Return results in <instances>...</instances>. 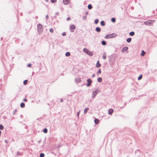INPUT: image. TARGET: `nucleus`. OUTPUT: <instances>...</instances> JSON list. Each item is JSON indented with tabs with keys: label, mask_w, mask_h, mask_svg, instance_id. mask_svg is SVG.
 <instances>
[{
	"label": "nucleus",
	"mask_w": 157,
	"mask_h": 157,
	"mask_svg": "<svg viewBox=\"0 0 157 157\" xmlns=\"http://www.w3.org/2000/svg\"><path fill=\"white\" fill-rule=\"evenodd\" d=\"M117 34L115 33H113L111 34H108L106 35L105 38L106 39L112 38L116 37Z\"/></svg>",
	"instance_id": "nucleus-1"
},
{
	"label": "nucleus",
	"mask_w": 157,
	"mask_h": 157,
	"mask_svg": "<svg viewBox=\"0 0 157 157\" xmlns=\"http://www.w3.org/2000/svg\"><path fill=\"white\" fill-rule=\"evenodd\" d=\"M154 21H155L154 20H149L145 21L144 24L146 25H151Z\"/></svg>",
	"instance_id": "nucleus-2"
},
{
	"label": "nucleus",
	"mask_w": 157,
	"mask_h": 157,
	"mask_svg": "<svg viewBox=\"0 0 157 157\" xmlns=\"http://www.w3.org/2000/svg\"><path fill=\"white\" fill-rule=\"evenodd\" d=\"M83 51L84 52L87 54L90 55V56H92L93 55L92 52L89 51L86 48H84L83 49Z\"/></svg>",
	"instance_id": "nucleus-3"
},
{
	"label": "nucleus",
	"mask_w": 157,
	"mask_h": 157,
	"mask_svg": "<svg viewBox=\"0 0 157 157\" xmlns=\"http://www.w3.org/2000/svg\"><path fill=\"white\" fill-rule=\"evenodd\" d=\"M70 0H63V2L64 4L67 5L69 3Z\"/></svg>",
	"instance_id": "nucleus-4"
},
{
	"label": "nucleus",
	"mask_w": 157,
	"mask_h": 157,
	"mask_svg": "<svg viewBox=\"0 0 157 157\" xmlns=\"http://www.w3.org/2000/svg\"><path fill=\"white\" fill-rule=\"evenodd\" d=\"M87 82H88V84L87 85V86H90V85L91 83V80L89 78L87 79Z\"/></svg>",
	"instance_id": "nucleus-5"
},
{
	"label": "nucleus",
	"mask_w": 157,
	"mask_h": 157,
	"mask_svg": "<svg viewBox=\"0 0 157 157\" xmlns=\"http://www.w3.org/2000/svg\"><path fill=\"white\" fill-rule=\"evenodd\" d=\"M113 112V110L112 109H109L108 110V113L109 114H111Z\"/></svg>",
	"instance_id": "nucleus-6"
},
{
	"label": "nucleus",
	"mask_w": 157,
	"mask_h": 157,
	"mask_svg": "<svg viewBox=\"0 0 157 157\" xmlns=\"http://www.w3.org/2000/svg\"><path fill=\"white\" fill-rule=\"evenodd\" d=\"M101 66V64L99 63V61L98 60L96 65V67H100Z\"/></svg>",
	"instance_id": "nucleus-7"
},
{
	"label": "nucleus",
	"mask_w": 157,
	"mask_h": 157,
	"mask_svg": "<svg viewBox=\"0 0 157 157\" xmlns=\"http://www.w3.org/2000/svg\"><path fill=\"white\" fill-rule=\"evenodd\" d=\"M94 122L96 124H98L99 123V121L98 119H95L94 120Z\"/></svg>",
	"instance_id": "nucleus-8"
},
{
	"label": "nucleus",
	"mask_w": 157,
	"mask_h": 157,
	"mask_svg": "<svg viewBox=\"0 0 157 157\" xmlns=\"http://www.w3.org/2000/svg\"><path fill=\"white\" fill-rule=\"evenodd\" d=\"M128 48L127 47H124L122 49V51H125L128 50Z\"/></svg>",
	"instance_id": "nucleus-9"
},
{
	"label": "nucleus",
	"mask_w": 157,
	"mask_h": 157,
	"mask_svg": "<svg viewBox=\"0 0 157 157\" xmlns=\"http://www.w3.org/2000/svg\"><path fill=\"white\" fill-rule=\"evenodd\" d=\"M145 53H146L145 52H144V50H142V52L141 53L140 55L141 56H144L145 55Z\"/></svg>",
	"instance_id": "nucleus-10"
},
{
	"label": "nucleus",
	"mask_w": 157,
	"mask_h": 157,
	"mask_svg": "<svg viewBox=\"0 0 157 157\" xmlns=\"http://www.w3.org/2000/svg\"><path fill=\"white\" fill-rule=\"evenodd\" d=\"M97 80L99 82H101L102 81V78L101 77H99L98 78Z\"/></svg>",
	"instance_id": "nucleus-11"
},
{
	"label": "nucleus",
	"mask_w": 157,
	"mask_h": 157,
	"mask_svg": "<svg viewBox=\"0 0 157 157\" xmlns=\"http://www.w3.org/2000/svg\"><path fill=\"white\" fill-rule=\"evenodd\" d=\"M95 30L97 32H99L101 31V29L99 27H97L96 28Z\"/></svg>",
	"instance_id": "nucleus-12"
},
{
	"label": "nucleus",
	"mask_w": 157,
	"mask_h": 157,
	"mask_svg": "<svg viewBox=\"0 0 157 157\" xmlns=\"http://www.w3.org/2000/svg\"><path fill=\"white\" fill-rule=\"evenodd\" d=\"M132 40L131 38H128L127 40V41L128 43H130L131 42Z\"/></svg>",
	"instance_id": "nucleus-13"
},
{
	"label": "nucleus",
	"mask_w": 157,
	"mask_h": 157,
	"mask_svg": "<svg viewBox=\"0 0 157 157\" xmlns=\"http://www.w3.org/2000/svg\"><path fill=\"white\" fill-rule=\"evenodd\" d=\"M20 106L21 108H24L25 106V104L24 103H21L20 104Z\"/></svg>",
	"instance_id": "nucleus-14"
},
{
	"label": "nucleus",
	"mask_w": 157,
	"mask_h": 157,
	"mask_svg": "<svg viewBox=\"0 0 157 157\" xmlns=\"http://www.w3.org/2000/svg\"><path fill=\"white\" fill-rule=\"evenodd\" d=\"M89 109L88 108H86L84 110V113L85 114H86L88 110Z\"/></svg>",
	"instance_id": "nucleus-15"
},
{
	"label": "nucleus",
	"mask_w": 157,
	"mask_h": 157,
	"mask_svg": "<svg viewBox=\"0 0 157 157\" xmlns=\"http://www.w3.org/2000/svg\"><path fill=\"white\" fill-rule=\"evenodd\" d=\"M75 25H72L70 26V29H75Z\"/></svg>",
	"instance_id": "nucleus-16"
},
{
	"label": "nucleus",
	"mask_w": 157,
	"mask_h": 157,
	"mask_svg": "<svg viewBox=\"0 0 157 157\" xmlns=\"http://www.w3.org/2000/svg\"><path fill=\"white\" fill-rule=\"evenodd\" d=\"M100 24L102 26H104L105 25V23L104 21H102L100 22Z\"/></svg>",
	"instance_id": "nucleus-17"
},
{
	"label": "nucleus",
	"mask_w": 157,
	"mask_h": 157,
	"mask_svg": "<svg viewBox=\"0 0 157 157\" xmlns=\"http://www.w3.org/2000/svg\"><path fill=\"white\" fill-rule=\"evenodd\" d=\"M129 35L131 36H133L134 35V32H132L129 33Z\"/></svg>",
	"instance_id": "nucleus-18"
},
{
	"label": "nucleus",
	"mask_w": 157,
	"mask_h": 157,
	"mask_svg": "<svg viewBox=\"0 0 157 157\" xmlns=\"http://www.w3.org/2000/svg\"><path fill=\"white\" fill-rule=\"evenodd\" d=\"M102 58L103 59H105L106 58V54L105 53H104L102 56Z\"/></svg>",
	"instance_id": "nucleus-19"
},
{
	"label": "nucleus",
	"mask_w": 157,
	"mask_h": 157,
	"mask_svg": "<svg viewBox=\"0 0 157 157\" xmlns=\"http://www.w3.org/2000/svg\"><path fill=\"white\" fill-rule=\"evenodd\" d=\"M101 44L103 45H105L106 44V43L105 41L103 40L101 42Z\"/></svg>",
	"instance_id": "nucleus-20"
},
{
	"label": "nucleus",
	"mask_w": 157,
	"mask_h": 157,
	"mask_svg": "<svg viewBox=\"0 0 157 157\" xmlns=\"http://www.w3.org/2000/svg\"><path fill=\"white\" fill-rule=\"evenodd\" d=\"M88 8L89 9H91L92 8V6L90 4H89L88 6Z\"/></svg>",
	"instance_id": "nucleus-21"
},
{
	"label": "nucleus",
	"mask_w": 157,
	"mask_h": 157,
	"mask_svg": "<svg viewBox=\"0 0 157 157\" xmlns=\"http://www.w3.org/2000/svg\"><path fill=\"white\" fill-rule=\"evenodd\" d=\"M65 55L67 56H68L70 55V53L69 52H67Z\"/></svg>",
	"instance_id": "nucleus-22"
},
{
	"label": "nucleus",
	"mask_w": 157,
	"mask_h": 157,
	"mask_svg": "<svg viewBox=\"0 0 157 157\" xmlns=\"http://www.w3.org/2000/svg\"><path fill=\"white\" fill-rule=\"evenodd\" d=\"M44 155L43 153H40V157H44Z\"/></svg>",
	"instance_id": "nucleus-23"
},
{
	"label": "nucleus",
	"mask_w": 157,
	"mask_h": 157,
	"mask_svg": "<svg viewBox=\"0 0 157 157\" xmlns=\"http://www.w3.org/2000/svg\"><path fill=\"white\" fill-rule=\"evenodd\" d=\"M93 95H94V97L97 94V92L96 91H94L93 92Z\"/></svg>",
	"instance_id": "nucleus-24"
},
{
	"label": "nucleus",
	"mask_w": 157,
	"mask_h": 157,
	"mask_svg": "<svg viewBox=\"0 0 157 157\" xmlns=\"http://www.w3.org/2000/svg\"><path fill=\"white\" fill-rule=\"evenodd\" d=\"M111 21L113 22H115L116 21L115 19L114 18H112L111 19Z\"/></svg>",
	"instance_id": "nucleus-25"
},
{
	"label": "nucleus",
	"mask_w": 157,
	"mask_h": 157,
	"mask_svg": "<svg viewBox=\"0 0 157 157\" xmlns=\"http://www.w3.org/2000/svg\"><path fill=\"white\" fill-rule=\"evenodd\" d=\"M99 21L98 20V19H95V23L96 24H97L98 23Z\"/></svg>",
	"instance_id": "nucleus-26"
},
{
	"label": "nucleus",
	"mask_w": 157,
	"mask_h": 157,
	"mask_svg": "<svg viewBox=\"0 0 157 157\" xmlns=\"http://www.w3.org/2000/svg\"><path fill=\"white\" fill-rule=\"evenodd\" d=\"M28 82V81L27 80H25L24 82V84L25 85H26Z\"/></svg>",
	"instance_id": "nucleus-27"
},
{
	"label": "nucleus",
	"mask_w": 157,
	"mask_h": 157,
	"mask_svg": "<svg viewBox=\"0 0 157 157\" xmlns=\"http://www.w3.org/2000/svg\"><path fill=\"white\" fill-rule=\"evenodd\" d=\"M43 132L45 133H46L47 132V128H44V129Z\"/></svg>",
	"instance_id": "nucleus-28"
},
{
	"label": "nucleus",
	"mask_w": 157,
	"mask_h": 157,
	"mask_svg": "<svg viewBox=\"0 0 157 157\" xmlns=\"http://www.w3.org/2000/svg\"><path fill=\"white\" fill-rule=\"evenodd\" d=\"M142 75H140L138 78V80H140L142 78Z\"/></svg>",
	"instance_id": "nucleus-29"
},
{
	"label": "nucleus",
	"mask_w": 157,
	"mask_h": 157,
	"mask_svg": "<svg viewBox=\"0 0 157 157\" xmlns=\"http://www.w3.org/2000/svg\"><path fill=\"white\" fill-rule=\"evenodd\" d=\"M3 126L1 125H0V129L1 130H3Z\"/></svg>",
	"instance_id": "nucleus-30"
},
{
	"label": "nucleus",
	"mask_w": 157,
	"mask_h": 157,
	"mask_svg": "<svg viewBox=\"0 0 157 157\" xmlns=\"http://www.w3.org/2000/svg\"><path fill=\"white\" fill-rule=\"evenodd\" d=\"M53 29H52V28H51L50 29V32L52 33H53Z\"/></svg>",
	"instance_id": "nucleus-31"
},
{
	"label": "nucleus",
	"mask_w": 157,
	"mask_h": 157,
	"mask_svg": "<svg viewBox=\"0 0 157 157\" xmlns=\"http://www.w3.org/2000/svg\"><path fill=\"white\" fill-rule=\"evenodd\" d=\"M57 1V0H51V2L52 3H53L56 2Z\"/></svg>",
	"instance_id": "nucleus-32"
},
{
	"label": "nucleus",
	"mask_w": 157,
	"mask_h": 157,
	"mask_svg": "<svg viewBox=\"0 0 157 157\" xmlns=\"http://www.w3.org/2000/svg\"><path fill=\"white\" fill-rule=\"evenodd\" d=\"M20 155V152H18L17 153V156H18Z\"/></svg>",
	"instance_id": "nucleus-33"
},
{
	"label": "nucleus",
	"mask_w": 157,
	"mask_h": 157,
	"mask_svg": "<svg viewBox=\"0 0 157 157\" xmlns=\"http://www.w3.org/2000/svg\"><path fill=\"white\" fill-rule=\"evenodd\" d=\"M98 73L101 74V69H99L98 71Z\"/></svg>",
	"instance_id": "nucleus-34"
},
{
	"label": "nucleus",
	"mask_w": 157,
	"mask_h": 157,
	"mask_svg": "<svg viewBox=\"0 0 157 157\" xmlns=\"http://www.w3.org/2000/svg\"><path fill=\"white\" fill-rule=\"evenodd\" d=\"M31 66V64H29L28 65V66L29 67H30Z\"/></svg>",
	"instance_id": "nucleus-35"
},
{
	"label": "nucleus",
	"mask_w": 157,
	"mask_h": 157,
	"mask_svg": "<svg viewBox=\"0 0 157 157\" xmlns=\"http://www.w3.org/2000/svg\"><path fill=\"white\" fill-rule=\"evenodd\" d=\"M66 35V33H63V34H62V35L63 36H65Z\"/></svg>",
	"instance_id": "nucleus-36"
},
{
	"label": "nucleus",
	"mask_w": 157,
	"mask_h": 157,
	"mask_svg": "<svg viewBox=\"0 0 157 157\" xmlns=\"http://www.w3.org/2000/svg\"><path fill=\"white\" fill-rule=\"evenodd\" d=\"M23 101L25 102H26L27 101V99L25 98L23 99Z\"/></svg>",
	"instance_id": "nucleus-37"
},
{
	"label": "nucleus",
	"mask_w": 157,
	"mask_h": 157,
	"mask_svg": "<svg viewBox=\"0 0 157 157\" xmlns=\"http://www.w3.org/2000/svg\"><path fill=\"white\" fill-rule=\"evenodd\" d=\"M70 19H71V18L70 17H68L67 18V21H69V20H70Z\"/></svg>",
	"instance_id": "nucleus-38"
},
{
	"label": "nucleus",
	"mask_w": 157,
	"mask_h": 157,
	"mask_svg": "<svg viewBox=\"0 0 157 157\" xmlns=\"http://www.w3.org/2000/svg\"><path fill=\"white\" fill-rule=\"evenodd\" d=\"M79 112H78L77 113V116L78 117L79 116Z\"/></svg>",
	"instance_id": "nucleus-39"
},
{
	"label": "nucleus",
	"mask_w": 157,
	"mask_h": 157,
	"mask_svg": "<svg viewBox=\"0 0 157 157\" xmlns=\"http://www.w3.org/2000/svg\"><path fill=\"white\" fill-rule=\"evenodd\" d=\"M95 74H93V75H92V77H95Z\"/></svg>",
	"instance_id": "nucleus-40"
},
{
	"label": "nucleus",
	"mask_w": 157,
	"mask_h": 157,
	"mask_svg": "<svg viewBox=\"0 0 157 157\" xmlns=\"http://www.w3.org/2000/svg\"><path fill=\"white\" fill-rule=\"evenodd\" d=\"M42 29H42H42H40V31H41V32L42 31Z\"/></svg>",
	"instance_id": "nucleus-41"
},
{
	"label": "nucleus",
	"mask_w": 157,
	"mask_h": 157,
	"mask_svg": "<svg viewBox=\"0 0 157 157\" xmlns=\"http://www.w3.org/2000/svg\"><path fill=\"white\" fill-rule=\"evenodd\" d=\"M45 1L46 2H48V0H45Z\"/></svg>",
	"instance_id": "nucleus-42"
},
{
	"label": "nucleus",
	"mask_w": 157,
	"mask_h": 157,
	"mask_svg": "<svg viewBox=\"0 0 157 157\" xmlns=\"http://www.w3.org/2000/svg\"><path fill=\"white\" fill-rule=\"evenodd\" d=\"M41 26V25H38V26Z\"/></svg>",
	"instance_id": "nucleus-43"
},
{
	"label": "nucleus",
	"mask_w": 157,
	"mask_h": 157,
	"mask_svg": "<svg viewBox=\"0 0 157 157\" xmlns=\"http://www.w3.org/2000/svg\"><path fill=\"white\" fill-rule=\"evenodd\" d=\"M62 101H62V100H61V102H62Z\"/></svg>",
	"instance_id": "nucleus-44"
},
{
	"label": "nucleus",
	"mask_w": 157,
	"mask_h": 157,
	"mask_svg": "<svg viewBox=\"0 0 157 157\" xmlns=\"http://www.w3.org/2000/svg\"><path fill=\"white\" fill-rule=\"evenodd\" d=\"M48 17V15H47V17Z\"/></svg>",
	"instance_id": "nucleus-45"
}]
</instances>
